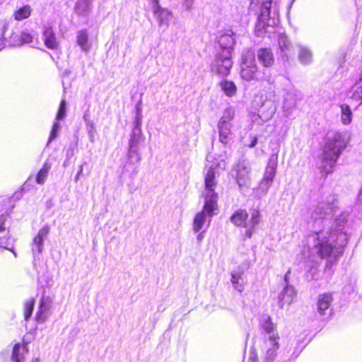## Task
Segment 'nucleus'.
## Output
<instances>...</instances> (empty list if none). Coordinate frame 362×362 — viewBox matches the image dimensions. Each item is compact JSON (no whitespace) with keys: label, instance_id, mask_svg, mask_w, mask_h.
I'll use <instances>...</instances> for the list:
<instances>
[{"label":"nucleus","instance_id":"1","mask_svg":"<svg viewBox=\"0 0 362 362\" xmlns=\"http://www.w3.org/2000/svg\"><path fill=\"white\" fill-rule=\"evenodd\" d=\"M235 37V33L231 30H226L217 37L218 51L213 64V69L222 76H227L232 67L231 56L236 42Z\"/></svg>","mask_w":362,"mask_h":362},{"label":"nucleus","instance_id":"2","mask_svg":"<svg viewBox=\"0 0 362 362\" xmlns=\"http://www.w3.org/2000/svg\"><path fill=\"white\" fill-rule=\"evenodd\" d=\"M240 76L246 81H264L271 82L272 74L269 69H260L255 61V53L251 50H246L242 55L240 65Z\"/></svg>","mask_w":362,"mask_h":362},{"label":"nucleus","instance_id":"3","mask_svg":"<svg viewBox=\"0 0 362 362\" xmlns=\"http://www.w3.org/2000/svg\"><path fill=\"white\" fill-rule=\"evenodd\" d=\"M230 219L235 226L247 228L245 236L251 238L256 226L261 221L262 215L257 209H252L250 214L245 209H239L232 214Z\"/></svg>","mask_w":362,"mask_h":362},{"label":"nucleus","instance_id":"4","mask_svg":"<svg viewBox=\"0 0 362 362\" xmlns=\"http://www.w3.org/2000/svg\"><path fill=\"white\" fill-rule=\"evenodd\" d=\"M272 4V0H252L251 1V9H253L258 4H261L260 13L255 26V33L257 36H262L267 32V27L273 26V25L276 24V13L273 12V16H271Z\"/></svg>","mask_w":362,"mask_h":362},{"label":"nucleus","instance_id":"5","mask_svg":"<svg viewBox=\"0 0 362 362\" xmlns=\"http://www.w3.org/2000/svg\"><path fill=\"white\" fill-rule=\"evenodd\" d=\"M303 99V94L300 91L291 89L285 95L283 103L284 115L286 117H290L296 107V103Z\"/></svg>","mask_w":362,"mask_h":362},{"label":"nucleus","instance_id":"6","mask_svg":"<svg viewBox=\"0 0 362 362\" xmlns=\"http://www.w3.org/2000/svg\"><path fill=\"white\" fill-rule=\"evenodd\" d=\"M153 11L155 18L157 19L159 25L168 27L171 18V13L168 9L162 8L159 5L158 0H149Z\"/></svg>","mask_w":362,"mask_h":362},{"label":"nucleus","instance_id":"7","mask_svg":"<svg viewBox=\"0 0 362 362\" xmlns=\"http://www.w3.org/2000/svg\"><path fill=\"white\" fill-rule=\"evenodd\" d=\"M280 335L279 332L272 333L267 339L264 341L266 346V357L269 359L274 358L277 355L280 348Z\"/></svg>","mask_w":362,"mask_h":362},{"label":"nucleus","instance_id":"8","mask_svg":"<svg viewBox=\"0 0 362 362\" xmlns=\"http://www.w3.org/2000/svg\"><path fill=\"white\" fill-rule=\"evenodd\" d=\"M255 56L264 66L263 69H269L274 63V57L271 48H260L257 50Z\"/></svg>","mask_w":362,"mask_h":362},{"label":"nucleus","instance_id":"9","mask_svg":"<svg viewBox=\"0 0 362 362\" xmlns=\"http://www.w3.org/2000/svg\"><path fill=\"white\" fill-rule=\"evenodd\" d=\"M42 39L45 46L49 49H56L59 42L56 34L51 25H45L42 30Z\"/></svg>","mask_w":362,"mask_h":362},{"label":"nucleus","instance_id":"10","mask_svg":"<svg viewBox=\"0 0 362 362\" xmlns=\"http://www.w3.org/2000/svg\"><path fill=\"white\" fill-rule=\"evenodd\" d=\"M339 148L332 143L327 144L323 150V161L332 167L338 158Z\"/></svg>","mask_w":362,"mask_h":362},{"label":"nucleus","instance_id":"11","mask_svg":"<svg viewBox=\"0 0 362 362\" xmlns=\"http://www.w3.org/2000/svg\"><path fill=\"white\" fill-rule=\"evenodd\" d=\"M276 168L277 157L269 158L262 178V182L266 185H270L276 175Z\"/></svg>","mask_w":362,"mask_h":362},{"label":"nucleus","instance_id":"12","mask_svg":"<svg viewBox=\"0 0 362 362\" xmlns=\"http://www.w3.org/2000/svg\"><path fill=\"white\" fill-rule=\"evenodd\" d=\"M49 226H45L39 230L37 234L33 240V250L38 253H41L43 248L44 239L46 238L49 233Z\"/></svg>","mask_w":362,"mask_h":362},{"label":"nucleus","instance_id":"13","mask_svg":"<svg viewBox=\"0 0 362 362\" xmlns=\"http://www.w3.org/2000/svg\"><path fill=\"white\" fill-rule=\"evenodd\" d=\"M218 194L217 192L207 194L205 197V202L202 211H204V214L206 213L209 216H212L214 210L218 207Z\"/></svg>","mask_w":362,"mask_h":362},{"label":"nucleus","instance_id":"14","mask_svg":"<svg viewBox=\"0 0 362 362\" xmlns=\"http://www.w3.org/2000/svg\"><path fill=\"white\" fill-rule=\"evenodd\" d=\"M258 110L261 121L267 122L273 117L276 110V107L273 102L269 100L263 103Z\"/></svg>","mask_w":362,"mask_h":362},{"label":"nucleus","instance_id":"15","mask_svg":"<svg viewBox=\"0 0 362 362\" xmlns=\"http://www.w3.org/2000/svg\"><path fill=\"white\" fill-rule=\"evenodd\" d=\"M93 0H78L74 6V12L80 16L87 17L92 11Z\"/></svg>","mask_w":362,"mask_h":362},{"label":"nucleus","instance_id":"16","mask_svg":"<svg viewBox=\"0 0 362 362\" xmlns=\"http://www.w3.org/2000/svg\"><path fill=\"white\" fill-rule=\"evenodd\" d=\"M278 46L281 58L284 61H288V51L291 47V43L284 33H280L278 35Z\"/></svg>","mask_w":362,"mask_h":362},{"label":"nucleus","instance_id":"17","mask_svg":"<svg viewBox=\"0 0 362 362\" xmlns=\"http://www.w3.org/2000/svg\"><path fill=\"white\" fill-rule=\"evenodd\" d=\"M204 185L205 189L209 193H213L215 192V187L217 185V181L216 180V172L215 168L213 167L209 168L204 177Z\"/></svg>","mask_w":362,"mask_h":362},{"label":"nucleus","instance_id":"18","mask_svg":"<svg viewBox=\"0 0 362 362\" xmlns=\"http://www.w3.org/2000/svg\"><path fill=\"white\" fill-rule=\"evenodd\" d=\"M28 353L27 343H17L13 347L11 359L14 362H21Z\"/></svg>","mask_w":362,"mask_h":362},{"label":"nucleus","instance_id":"19","mask_svg":"<svg viewBox=\"0 0 362 362\" xmlns=\"http://www.w3.org/2000/svg\"><path fill=\"white\" fill-rule=\"evenodd\" d=\"M76 43L82 51L85 52L90 51L91 45L89 42V36L87 30H81L77 32Z\"/></svg>","mask_w":362,"mask_h":362},{"label":"nucleus","instance_id":"20","mask_svg":"<svg viewBox=\"0 0 362 362\" xmlns=\"http://www.w3.org/2000/svg\"><path fill=\"white\" fill-rule=\"evenodd\" d=\"M8 202L6 199H0V233L5 230L6 217L11 212V207L7 204Z\"/></svg>","mask_w":362,"mask_h":362},{"label":"nucleus","instance_id":"21","mask_svg":"<svg viewBox=\"0 0 362 362\" xmlns=\"http://www.w3.org/2000/svg\"><path fill=\"white\" fill-rule=\"evenodd\" d=\"M298 59L304 65L309 64L313 61V54L309 48L301 45H298Z\"/></svg>","mask_w":362,"mask_h":362},{"label":"nucleus","instance_id":"22","mask_svg":"<svg viewBox=\"0 0 362 362\" xmlns=\"http://www.w3.org/2000/svg\"><path fill=\"white\" fill-rule=\"evenodd\" d=\"M260 328L267 334L271 335L272 333L278 332L276 325L272 322V317L269 315L264 316L259 322Z\"/></svg>","mask_w":362,"mask_h":362},{"label":"nucleus","instance_id":"23","mask_svg":"<svg viewBox=\"0 0 362 362\" xmlns=\"http://www.w3.org/2000/svg\"><path fill=\"white\" fill-rule=\"evenodd\" d=\"M332 301V297L330 294L324 293L319 296L317 306L319 311L323 314L324 311L327 310Z\"/></svg>","mask_w":362,"mask_h":362},{"label":"nucleus","instance_id":"24","mask_svg":"<svg viewBox=\"0 0 362 362\" xmlns=\"http://www.w3.org/2000/svg\"><path fill=\"white\" fill-rule=\"evenodd\" d=\"M220 86L224 93L228 97H232L236 93L237 87L232 81L223 80L220 83Z\"/></svg>","mask_w":362,"mask_h":362},{"label":"nucleus","instance_id":"25","mask_svg":"<svg viewBox=\"0 0 362 362\" xmlns=\"http://www.w3.org/2000/svg\"><path fill=\"white\" fill-rule=\"evenodd\" d=\"M51 165L47 162L43 164L36 175L35 181L37 184L43 185L45 183Z\"/></svg>","mask_w":362,"mask_h":362},{"label":"nucleus","instance_id":"26","mask_svg":"<svg viewBox=\"0 0 362 362\" xmlns=\"http://www.w3.org/2000/svg\"><path fill=\"white\" fill-rule=\"evenodd\" d=\"M49 308V305L47 304L45 298L42 297L39 303V308L35 315L36 320L38 321L44 322L45 320V317H43V315L45 313L47 312Z\"/></svg>","mask_w":362,"mask_h":362},{"label":"nucleus","instance_id":"27","mask_svg":"<svg viewBox=\"0 0 362 362\" xmlns=\"http://www.w3.org/2000/svg\"><path fill=\"white\" fill-rule=\"evenodd\" d=\"M30 13L31 8L29 5H26L16 10L13 13V17L17 21H22L28 18Z\"/></svg>","mask_w":362,"mask_h":362},{"label":"nucleus","instance_id":"28","mask_svg":"<svg viewBox=\"0 0 362 362\" xmlns=\"http://www.w3.org/2000/svg\"><path fill=\"white\" fill-rule=\"evenodd\" d=\"M341 120L344 124H349L352 120V112L347 105H341Z\"/></svg>","mask_w":362,"mask_h":362},{"label":"nucleus","instance_id":"29","mask_svg":"<svg viewBox=\"0 0 362 362\" xmlns=\"http://www.w3.org/2000/svg\"><path fill=\"white\" fill-rule=\"evenodd\" d=\"M35 304V299L34 298H30L25 301L23 305V316L25 320L28 321L32 315Z\"/></svg>","mask_w":362,"mask_h":362},{"label":"nucleus","instance_id":"30","mask_svg":"<svg viewBox=\"0 0 362 362\" xmlns=\"http://www.w3.org/2000/svg\"><path fill=\"white\" fill-rule=\"evenodd\" d=\"M318 254L322 258L329 257L333 250L332 246L326 241L320 243L317 245Z\"/></svg>","mask_w":362,"mask_h":362},{"label":"nucleus","instance_id":"31","mask_svg":"<svg viewBox=\"0 0 362 362\" xmlns=\"http://www.w3.org/2000/svg\"><path fill=\"white\" fill-rule=\"evenodd\" d=\"M142 114L141 108L136 105V113L135 117V125L131 136H139L141 134V125Z\"/></svg>","mask_w":362,"mask_h":362},{"label":"nucleus","instance_id":"32","mask_svg":"<svg viewBox=\"0 0 362 362\" xmlns=\"http://www.w3.org/2000/svg\"><path fill=\"white\" fill-rule=\"evenodd\" d=\"M250 170L247 167L239 169L237 174V180L240 185H245L250 178Z\"/></svg>","mask_w":362,"mask_h":362},{"label":"nucleus","instance_id":"33","mask_svg":"<svg viewBox=\"0 0 362 362\" xmlns=\"http://www.w3.org/2000/svg\"><path fill=\"white\" fill-rule=\"evenodd\" d=\"M205 222V214L204 211L197 213L194 217L193 227L195 232H198L202 228Z\"/></svg>","mask_w":362,"mask_h":362},{"label":"nucleus","instance_id":"34","mask_svg":"<svg viewBox=\"0 0 362 362\" xmlns=\"http://www.w3.org/2000/svg\"><path fill=\"white\" fill-rule=\"evenodd\" d=\"M243 272H237L231 273V282L234 287L239 291H242L243 285L239 284V281L242 279Z\"/></svg>","mask_w":362,"mask_h":362},{"label":"nucleus","instance_id":"35","mask_svg":"<svg viewBox=\"0 0 362 362\" xmlns=\"http://www.w3.org/2000/svg\"><path fill=\"white\" fill-rule=\"evenodd\" d=\"M219 136H228L231 134V124L219 121L218 124Z\"/></svg>","mask_w":362,"mask_h":362},{"label":"nucleus","instance_id":"36","mask_svg":"<svg viewBox=\"0 0 362 362\" xmlns=\"http://www.w3.org/2000/svg\"><path fill=\"white\" fill-rule=\"evenodd\" d=\"M234 115V109L232 107H228V108L225 109L223 116L219 121L230 123V121L233 119Z\"/></svg>","mask_w":362,"mask_h":362},{"label":"nucleus","instance_id":"37","mask_svg":"<svg viewBox=\"0 0 362 362\" xmlns=\"http://www.w3.org/2000/svg\"><path fill=\"white\" fill-rule=\"evenodd\" d=\"M66 109H67V103L66 101L64 99H62L61 100L59 110L57 114L56 119L57 120H62L63 119L66 115Z\"/></svg>","mask_w":362,"mask_h":362},{"label":"nucleus","instance_id":"38","mask_svg":"<svg viewBox=\"0 0 362 362\" xmlns=\"http://www.w3.org/2000/svg\"><path fill=\"white\" fill-rule=\"evenodd\" d=\"M9 42L13 46H21L22 45L21 33H13L9 37Z\"/></svg>","mask_w":362,"mask_h":362},{"label":"nucleus","instance_id":"39","mask_svg":"<svg viewBox=\"0 0 362 362\" xmlns=\"http://www.w3.org/2000/svg\"><path fill=\"white\" fill-rule=\"evenodd\" d=\"M281 300L282 302V305L286 303L291 304L293 302V296L291 292H290L288 290L284 291L281 293Z\"/></svg>","mask_w":362,"mask_h":362},{"label":"nucleus","instance_id":"40","mask_svg":"<svg viewBox=\"0 0 362 362\" xmlns=\"http://www.w3.org/2000/svg\"><path fill=\"white\" fill-rule=\"evenodd\" d=\"M9 23L6 19L0 20V31H1V39H6V30L8 27Z\"/></svg>","mask_w":362,"mask_h":362},{"label":"nucleus","instance_id":"41","mask_svg":"<svg viewBox=\"0 0 362 362\" xmlns=\"http://www.w3.org/2000/svg\"><path fill=\"white\" fill-rule=\"evenodd\" d=\"M33 37L28 33L21 32V40L22 45L24 43H30L33 42Z\"/></svg>","mask_w":362,"mask_h":362},{"label":"nucleus","instance_id":"42","mask_svg":"<svg viewBox=\"0 0 362 362\" xmlns=\"http://www.w3.org/2000/svg\"><path fill=\"white\" fill-rule=\"evenodd\" d=\"M61 128V125L59 122H56L54 123L52 129L51 130L49 136H57L59 129Z\"/></svg>","mask_w":362,"mask_h":362},{"label":"nucleus","instance_id":"43","mask_svg":"<svg viewBox=\"0 0 362 362\" xmlns=\"http://www.w3.org/2000/svg\"><path fill=\"white\" fill-rule=\"evenodd\" d=\"M194 0H184L183 6L185 9L189 11L192 8Z\"/></svg>","mask_w":362,"mask_h":362},{"label":"nucleus","instance_id":"44","mask_svg":"<svg viewBox=\"0 0 362 362\" xmlns=\"http://www.w3.org/2000/svg\"><path fill=\"white\" fill-rule=\"evenodd\" d=\"M251 119L253 122H257V124L261 123L260 116H259V112L258 111V113H253L251 114Z\"/></svg>","mask_w":362,"mask_h":362},{"label":"nucleus","instance_id":"45","mask_svg":"<svg viewBox=\"0 0 362 362\" xmlns=\"http://www.w3.org/2000/svg\"><path fill=\"white\" fill-rule=\"evenodd\" d=\"M248 362H258L257 355L255 352L250 354Z\"/></svg>","mask_w":362,"mask_h":362},{"label":"nucleus","instance_id":"46","mask_svg":"<svg viewBox=\"0 0 362 362\" xmlns=\"http://www.w3.org/2000/svg\"><path fill=\"white\" fill-rule=\"evenodd\" d=\"M257 144V137H254L252 141L248 145L249 147H254Z\"/></svg>","mask_w":362,"mask_h":362},{"label":"nucleus","instance_id":"47","mask_svg":"<svg viewBox=\"0 0 362 362\" xmlns=\"http://www.w3.org/2000/svg\"><path fill=\"white\" fill-rule=\"evenodd\" d=\"M83 165H81L80 168H79V170L77 173V175L76 177V179L78 180L80 175L83 173Z\"/></svg>","mask_w":362,"mask_h":362},{"label":"nucleus","instance_id":"48","mask_svg":"<svg viewBox=\"0 0 362 362\" xmlns=\"http://www.w3.org/2000/svg\"><path fill=\"white\" fill-rule=\"evenodd\" d=\"M285 122L286 123V129L283 132L284 134H286L287 129H288V124H291V122L289 120H286Z\"/></svg>","mask_w":362,"mask_h":362},{"label":"nucleus","instance_id":"49","mask_svg":"<svg viewBox=\"0 0 362 362\" xmlns=\"http://www.w3.org/2000/svg\"><path fill=\"white\" fill-rule=\"evenodd\" d=\"M87 125H88V127L90 129V130H89V131H91V129H93V124L92 123L88 122V123L87 124Z\"/></svg>","mask_w":362,"mask_h":362},{"label":"nucleus","instance_id":"50","mask_svg":"<svg viewBox=\"0 0 362 362\" xmlns=\"http://www.w3.org/2000/svg\"><path fill=\"white\" fill-rule=\"evenodd\" d=\"M345 236H346V238H345V241H346V243H347V242H348L349 238H348V237H347V235H346V234H345Z\"/></svg>","mask_w":362,"mask_h":362},{"label":"nucleus","instance_id":"51","mask_svg":"<svg viewBox=\"0 0 362 362\" xmlns=\"http://www.w3.org/2000/svg\"><path fill=\"white\" fill-rule=\"evenodd\" d=\"M4 248H5V249H7V250H10V251H11V252H13V251L12 250V249H9V248H7V247H4Z\"/></svg>","mask_w":362,"mask_h":362}]
</instances>
